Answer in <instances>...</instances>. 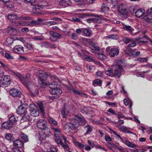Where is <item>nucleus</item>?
I'll use <instances>...</instances> for the list:
<instances>
[{
  "label": "nucleus",
  "instance_id": "1",
  "mask_svg": "<svg viewBox=\"0 0 152 152\" xmlns=\"http://www.w3.org/2000/svg\"><path fill=\"white\" fill-rule=\"evenodd\" d=\"M86 124V121L82 115H76L72 120L71 122L65 125L64 128L69 133L73 134L76 132L80 126H83Z\"/></svg>",
  "mask_w": 152,
  "mask_h": 152
},
{
  "label": "nucleus",
  "instance_id": "2",
  "mask_svg": "<svg viewBox=\"0 0 152 152\" xmlns=\"http://www.w3.org/2000/svg\"><path fill=\"white\" fill-rule=\"evenodd\" d=\"M124 71L122 66L120 65H116L113 66L111 68L109 69L105 72L108 76L111 77L116 76L119 77L121 76V72Z\"/></svg>",
  "mask_w": 152,
  "mask_h": 152
},
{
  "label": "nucleus",
  "instance_id": "3",
  "mask_svg": "<svg viewBox=\"0 0 152 152\" xmlns=\"http://www.w3.org/2000/svg\"><path fill=\"white\" fill-rule=\"evenodd\" d=\"M10 72L12 74L16 76L26 87H28L31 84L30 82L28 80V79L30 78V75L29 74H27L26 75L25 78H23L21 75L18 72H15L12 71H10Z\"/></svg>",
  "mask_w": 152,
  "mask_h": 152
},
{
  "label": "nucleus",
  "instance_id": "4",
  "mask_svg": "<svg viewBox=\"0 0 152 152\" xmlns=\"http://www.w3.org/2000/svg\"><path fill=\"white\" fill-rule=\"evenodd\" d=\"M7 18L13 25L16 26H22L23 21H17L18 20V17L15 14H11L8 15Z\"/></svg>",
  "mask_w": 152,
  "mask_h": 152
},
{
  "label": "nucleus",
  "instance_id": "5",
  "mask_svg": "<svg viewBox=\"0 0 152 152\" xmlns=\"http://www.w3.org/2000/svg\"><path fill=\"white\" fill-rule=\"evenodd\" d=\"M106 50L107 54L111 57L117 56L119 53L118 49L115 47H108L106 48Z\"/></svg>",
  "mask_w": 152,
  "mask_h": 152
},
{
  "label": "nucleus",
  "instance_id": "6",
  "mask_svg": "<svg viewBox=\"0 0 152 152\" xmlns=\"http://www.w3.org/2000/svg\"><path fill=\"white\" fill-rule=\"evenodd\" d=\"M42 21V19L41 18H38L37 20H32L31 22L23 21L22 26H34L40 24Z\"/></svg>",
  "mask_w": 152,
  "mask_h": 152
},
{
  "label": "nucleus",
  "instance_id": "7",
  "mask_svg": "<svg viewBox=\"0 0 152 152\" xmlns=\"http://www.w3.org/2000/svg\"><path fill=\"white\" fill-rule=\"evenodd\" d=\"M29 110L31 115L34 117H37L39 115L37 107L34 104H32L29 106Z\"/></svg>",
  "mask_w": 152,
  "mask_h": 152
},
{
  "label": "nucleus",
  "instance_id": "8",
  "mask_svg": "<svg viewBox=\"0 0 152 152\" xmlns=\"http://www.w3.org/2000/svg\"><path fill=\"white\" fill-rule=\"evenodd\" d=\"M84 40H86L88 42L89 44L91 46L89 47L90 50L92 52H96L100 49V48L98 46L96 45L90 39H84Z\"/></svg>",
  "mask_w": 152,
  "mask_h": 152
},
{
  "label": "nucleus",
  "instance_id": "9",
  "mask_svg": "<svg viewBox=\"0 0 152 152\" xmlns=\"http://www.w3.org/2000/svg\"><path fill=\"white\" fill-rule=\"evenodd\" d=\"M37 126L40 129L45 130L47 128V122L46 120L40 119L37 121Z\"/></svg>",
  "mask_w": 152,
  "mask_h": 152
},
{
  "label": "nucleus",
  "instance_id": "10",
  "mask_svg": "<svg viewBox=\"0 0 152 152\" xmlns=\"http://www.w3.org/2000/svg\"><path fill=\"white\" fill-rule=\"evenodd\" d=\"M72 2L71 0H61L59 2L60 6L66 7L71 5Z\"/></svg>",
  "mask_w": 152,
  "mask_h": 152
},
{
  "label": "nucleus",
  "instance_id": "11",
  "mask_svg": "<svg viewBox=\"0 0 152 152\" xmlns=\"http://www.w3.org/2000/svg\"><path fill=\"white\" fill-rule=\"evenodd\" d=\"M118 12L123 15H126L128 13V11L126 7L124 4L120 5L118 8Z\"/></svg>",
  "mask_w": 152,
  "mask_h": 152
},
{
  "label": "nucleus",
  "instance_id": "12",
  "mask_svg": "<svg viewBox=\"0 0 152 152\" xmlns=\"http://www.w3.org/2000/svg\"><path fill=\"white\" fill-rule=\"evenodd\" d=\"M10 94L13 97H20V91L17 89L12 88L9 91Z\"/></svg>",
  "mask_w": 152,
  "mask_h": 152
},
{
  "label": "nucleus",
  "instance_id": "13",
  "mask_svg": "<svg viewBox=\"0 0 152 152\" xmlns=\"http://www.w3.org/2000/svg\"><path fill=\"white\" fill-rule=\"evenodd\" d=\"M49 92L52 95L59 96L62 93V90L60 88H56L54 89H50Z\"/></svg>",
  "mask_w": 152,
  "mask_h": 152
},
{
  "label": "nucleus",
  "instance_id": "14",
  "mask_svg": "<svg viewBox=\"0 0 152 152\" xmlns=\"http://www.w3.org/2000/svg\"><path fill=\"white\" fill-rule=\"evenodd\" d=\"M15 123H13L12 122L8 121L4 122L2 125V127L7 129H9L15 126Z\"/></svg>",
  "mask_w": 152,
  "mask_h": 152
},
{
  "label": "nucleus",
  "instance_id": "15",
  "mask_svg": "<svg viewBox=\"0 0 152 152\" xmlns=\"http://www.w3.org/2000/svg\"><path fill=\"white\" fill-rule=\"evenodd\" d=\"M13 51L18 53H24L23 48L21 45L15 46L13 48Z\"/></svg>",
  "mask_w": 152,
  "mask_h": 152
},
{
  "label": "nucleus",
  "instance_id": "16",
  "mask_svg": "<svg viewBox=\"0 0 152 152\" xmlns=\"http://www.w3.org/2000/svg\"><path fill=\"white\" fill-rule=\"evenodd\" d=\"M13 145L16 147L21 148L23 147L24 144L22 141L18 139L14 140L13 142Z\"/></svg>",
  "mask_w": 152,
  "mask_h": 152
},
{
  "label": "nucleus",
  "instance_id": "17",
  "mask_svg": "<svg viewBox=\"0 0 152 152\" xmlns=\"http://www.w3.org/2000/svg\"><path fill=\"white\" fill-rule=\"evenodd\" d=\"M145 12V10L142 9H139L135 12V16L137 18H140L144 15Z\"/></svg>",
  "mask_w": 152,
  "mask_h": 152
},
{
  "label": "nucleus",
  "instance_id": "18",
  "mask_svg": "<svg viewBox=\"0 0 152 152\" xmlns=\"http://www.w3.org/2000/svg\"><path fill=\"white\" fill-rule=\"evenodd\" d=\"M26 109L25 108L23 105L19 106L17 110V113L19 114H23L26 113Z\"/></svg>",
  "mask_w": 152,
  "mask_h": 152
},
{
  "label": "nucleus",
  "instance_id": "19",
  "mask_svg": "<svg viewBox=\"0 0 152 152\" xmlns=\"http://www.w3.org/2000/svg\"><path fill=\"white\" fill-rule=\"evenodd\" d=\"M40 79V82H41V86L42 87L45 88L47 86V79L46 77H43L42 78L40 76H39Z\"/></svg>",
  "mask_w": 152,
  "mask_h": 152
},
{
  "label": "nucleus",
  "instance_id": "20",
  "mask_svg": "<svg viewBox=\"0 0 152 152\" xmlns=\"http://www.w3.org/2000/svg\"><path fill=\"white\" fill-rule=\"evenodd\" d=\"M37 135H38V138L40 140H43L46 139L47 135L45 133V132H43L42 134L38 132L37 133Z\"/></svg>",
  "mask_w": 152,
  "mask_h": 152
},
{
  "label": "nucleus",
  "instance_id": "21",
  "mask_svg": "<svg viewBox=\"0 0 152 152\" xmlns=\"http://www.w3.org/2000/svg\"><path fill=\"white\" fill-rule=\"evenodd\" d=\"M69 90L71 92H73L75 94L79 95L81 96H84L85 97H87V95L86 94L80 92L78 91L75 90L73 88H71L69 89Z\"/></svg>",
  "mask_w": 152,
  "mask_h": 152
},
{
  "label": "nucleus",
  "instance_id": "22",
  "mask_svg": "<svg viewBox=\"0 0 152 152\" xmlns=\"http://www.w3.org/2000/svg\"><path fill=\"white\" fill-rule=\"evenodd\" d=\"M2 79L4 81V83L7 86L8 85H9L10 82V77L9 75H6L4 76Z\"/></svg>",
  "mask_w": 152,
  "mask_h": 152
},
{
  "label": "nucleus",
  "instance_id": "23",
  "mask_svg": "<svg viewBox=\"0 0 152 152\" xmlns=\"http://www.w3.org/2000/svg\"><path fill=\"white\" fill-rule=\"evenodd\" d=\"M84 129L86 131L84 134L85 135L90 134L91 132L92 131V129L91 126L88 125H86Z\"/></svg>",
  "mask_w": 152,
  "mask_h": 152
},
{
  "label": "nucleus",
  "instance_id": "24",
  "mask_svg": "<svg viewBox=\"0 0 152 152\" xmlns=\"http://www.w3.org/2000/svg\"><path fill=\"white\" fill-rule=\"evenodd\" d=\"M30 116L29 115L27 112L25 113L23 118L21 119L20 121L21 122H23V121H26L28 120H30Z\"/></svg>",
  "mask_w": 152,
  "mask_h": 152
},
{
  "label": "nucleus",
  "instance_id": "25",
  "mask_svg": "<svg viewBox=\"0 0 152 152\" xmlns=\"http://www.w3.org/2000/svg\"><path fill=\"white\" fill-rule=\"evenodd\" d=\"M124 143L128 147L132 148H136L137 146L131 142L130 141L126 140Z\"/></svg>",
  "mask_w": 152,
  "mask_h": 152
},
{
  "label": "nucleus",
  "instance_id": "26",
  "mask_svg": "<svg viewBox=\"0 0 152 152\" xmlns=\"http://www.w3.org/2000/svg\"><path fill=\"white\" fill-rule=\"evenodd\" d=\"M7 32L10 34H12V32H16L17 31L16 29L15 28L8 27L6 29Z\"/></svg>",
  "mask_w": 152,
  "mask_h": 152
},
{
  "label": "nucleus",
  "instance_id": "27",
  "mask_svg": "<svg viewBox=\"0 0 152 152\" xmlns=\"http://www.w3.org/2000/svg\"><path fill=\"white\" fill-rule=\"evenodd\" d=\"M18 118L15 117L13 114H12L9 118V121L12 122L13 123H15L16 124V122L18 121Z\"/></svg>",
  "mask_w": 152,
  "mask_h": 152
},
{
  "label": "nucleus",
  "instance_id": "28",
  "mask_svg": "<svg viewBox=\"0 0 152 152\" xmlns=\"http://www.w3.org/2000/svg\"><path fill=\"white\" fill-rule=\"evenodd\" d=\"M83 33L85 36L87 37L90 36L91 34L90 30L87 28L83 29Z\"/></svg>",
  "mask_w": 152,
  "mask_h": 152
},
{
  "label": "nucleus",
  "instance_id": "29",
  "mask_svg": "<svg viewBox=\"0 0 152 152\" xmlns=\"http://www.w3.org/2000/svg\"><path fill=\"white\" fill-rule=\"evenodd\" d=\"M55 136V140L58 144V145L60 146L62 142L61 141L60 137L59 135H56Z\"/></svg>",
  "mask_w": 152,
  "mask_h": 152
},
{
  "label": "nucleus",
  "instance_id": "30",
  "mask_svg": "<svg viewBox=\"0 0 152 152\" xmlns=\"http://www.w3.org/2000/svg\"><path fill=\"white\" fill-rule=\"evenodd\" d=\"M31 20V17L23 15L20 17H18V20Z\"/></svg>",
  "mask_w": 152,
  "mask_h": 152
},
{
  "label": "nucleus",
  "instance_id": "31",
  "mask_svg": "<svg viewBox=\"0 0 152 152\" xmlns=\"http://www.w3.org/2000/svg\"><path fill=\"white\" fill-rule=\"evenodd\" d=\"M102 81L99 79H97L95 80L93 82V85L96 86H100L102 84Z\"/></svg>",
  "mask_w": 152,
  "mask_h": 152
},
{
  "label": "nucleus",
  "instance_id": "32",
  "mask_svg": "<svg viewBox=\"0 0 152 152\" xmlns=\"http://www.w3.org/2000/svg\"><path fill=\"white\" fill-rule=\"evenodd\" d=\"M123 28L125 30L129 32H131L133 30V29L129 26L124 25Z\"/></svg>",
  "mask_w": 152,
  "mask_h": 152
},
{
  "label": "nucleus",
  "instance_id": "33",
  "mask_svg": "<svg viewBox=\"0 0 152 152\" xmlns=\"http://www.w3.org/2000/svg\"><path fill=\"white\" fill-rule=\"evenodd\" d=\"M48 121L49 122L53 124L55 126H57V122L53 118H51L50 117H48Z\"/></svg>",
  "mask_w": 152,
  "mask_h": 152
},
{
  "label": "nucleus",
  "instance_id": "34",
  "mask_svg": "<svg viewBox=\"0 0 152 152\" xmlns=\"http://www.w3.org/2000/svg\"><path fill=\"white\" fill-rule=\"evenodd\" d=\"M57 84L56 83L54 82L51 83H50L49 84V87L50 88V89H54L57 88Z\"/></svg>",
  "mask_w": 152,
  "mask_h": 152
},
{
  "label": "nucleus",
  "instance_id": "35",
  "mask_svg": "<svg viewBox=\"0 0 152 152\" xmlns=\"http://www.w3.org/2000/svg\"><path fill=\"white\" fill-rule=\"evenodd\" d=\"M52 37L55 38H61V35L57 33H51Z\"/></svg>",
  "mask_w": 152,
  "mask_h": 152
},
{
  "label": "nucleus",
  "instance_id": "36",
  "mask_svg": "<svg viewBox=\"0 0 152 152\" xmlns=\"http://www.w3.org/2000/svg\"><path fill=\"white\" fill-rule=\"evenodd\" d=\"M6 139L8 140H10L13 139V135L10 133H7L5 136Z\"/></svg>",
  "mask_w": 152,
  "mask_h": 152
},
{
  "label": "nucleus",
  "instance_id": "37",
  "mask_svg": "<svg viewBox=\"0 0 152 152\" xmlns=\"http://www.w3.org/2000/svg\"><path fill=\"white\" fill-rule=\"evenodd\" d=\"M20 137L25 142H27L28 140V139L27 136L23 133H21L20 134Z\"/></svg>",
  "mask_w": 152,
  "mask_h": 152
},
{
  "label": "nucleus",
  "instance_id": "38",
  "mask_svg": "<svg viewBox=\"0 0 152 152\" xmlns=\"http://www.w3.org/2000/svg\"><path fill=\"white\" fill-rule=\"evenodd\" d=\"M38 106L42 113L43 114L45 113L44 108L42 103H39L38 104Z\"/></svg>",
  "mask_w": 152,
  "mask_h": 152
},
{
  "label": "nucleus",
  "instance_id": "39",
  "mask_svg": "<svg viewBox=\"0 0 152 152\" xmlns=\"http://www.w3.org/2000/svg\"><path fill=\"white\" fill-rule=\"evenodd\" d=\"M74 143L76 146L78 147L81 148H83L84 146L81 143L76 141H74Z\"/></svg>",
  "mask_w": 152,
  "mask_h": 152
},
{
  "label": "nucleus",
  "instance_id": "40",
  "mask_svg": "<svg viewBox=\"0 0 152 152\" xmlns=\"http://www.w3.org/2000/svg\"><path fill=\"white\" fill-rule=\"evenodd\" d=\"M120 129L121 131L124 132H127L128 130H129V128L126 127L122 126L120 127Z\"/></svg>",
  "mask_w": 152,
  "mask_h": 152
},
{
  "label": "nucleus",
  "instance_id": "41",
  "mask_svg": "<svg viewBox=\"0 0 152 152\" xmlns=\"http://www.w3.org/2000/svg\"><path fill=\"white\" fill-rule=\"evenodd\" d=\"M5 57L8 60L12 59H13V56L10 53H5Z\"/></svg>",
  "mask_w": 152,
  "mask_h": 152
},
{
  "label": "nucleus",
  "instance_id": "42",
  "mask_svg": "<svg viewBox=\"0 0 152 152\" xmlns=\"http://www.w3.org/2000/svg\"><path fill=\"white\" fill-rule=\"evenodd\" d=\"M109 8L107 7L104 4H102L101 7V9L102 11L107 12L109 10Z\"/></svg>",
  "mask_w": 152,
  "mask_h": 152
},
{
  "label": "nucleus",
  "instance_id": "43",
  "mask_svg": "<svg viewBox=\"0 0 152 152\" xmlns=\"http://www.w3.org/2000/svg\"><path fill=\"white\" fill-rule=\"evenodd\" d=\"M67 144L64 143L62 142L61 145L64 148L66 149V151L69 150L70 149Z\"/></svg>",
  "mask_w": 152,
  "mask_h": 152
},
{
  "label": "nucleus",
  "instance_id": "44",
  "mask_svg": "<svg viewBox=\"0 0 152 152\" xmlns=\"http://www.w3.org/2000/svg\"><path fill=\"white\" fill-rule=\"evenodd\" d=\"M98 57L100 59H104L106 58V56L103 53H98Z\"/></svg>",
  "mask_w": 152,
  "mask_h": 152
},
{
  "label": "nucleus",
  "instance_id": "45",
  "mask_svg": "<svg viewBox=\"0 0 152 152\" xmlns=\"http://www.w3.org/2000/svg\"><path fill=\"white\" fill-rule=\"evenodd\" d=\"M132 39L127 37H124L123 38V41L126 44L129 43L131 42Z\"/></svg>",
  "mask_w": 152,
  "mask_h": 152
},
{
  "label": "nucleus",
  "instance_id": "46",
  "mask_svg": "<svg viewBox=\"0 0 152 152\" xmlns=\"http://www.w3.org/2000/svg\"><path fill=\"white\" fill-rule=\"evenodd\" d=\"M54 130L55 136L59 135L60 133V130L58 128H55L54 129Z\"/></svg>",
  "mask_w": 152,
  "mask_h": 152
},
{
  "label": "nucleus",
  "instance_id": "47",
  "mask_svg": "<svg viewBox=\"0 0 152 152\" xmlns=\"http://www.w3.org/2000/svg\"><path fill=\"white\" fill-rule=\"evenodd\" d=\"M85 59L86 60L89 62H92L94 61L92 58L88 56H86L85 58Z\"/></svg>",
  "mask_w": 152,
  "mask_h": 152
},
{
  "label": "nucleus",
  "instance_id": "48",
  "mask_svg": "<svg viewBox=\"0 0 152 152\" xmlns=\"http://www.w3.org/2000/svg\"><path fill=\"white\" fill-rule=\"evenodd\" d=\"M131 43L129 44L128 45V47L129 48L133 47L136 45V42L132 40Z\"/></svg>",
  "mask_w": 152,
  "mask_h": 152
},
{
  "label": "nucleus",
  "instance_id": "49",
  "mask_svg": "<svg viewBox=\"0 0 152 152\" xmlns=\"http://www.w3.org/2000/svg\"><path fill=\"white\" fill-rule=\"evenodd\" d=\"M125 52L127 54L130 55L132 52V49L130 48H127L125 50Z\"/></svg>",
  "mask_w": 152,
  "mask_h": 152
},
{
  "label": "nucleus",
  "instance_id": "50",
  "mask_svg": "<svg viewBox=\"0 0 152 152\" xmlns=\"http://www.w3.org/2000/svg\"><path fill=\"white\" fill-rule=\"evenodd\" d=\"M58 150L54 147H50L49 148V151L48 152H57Z\"/></svg>",
  "mask_w": 152,
  "mask_h": 152
},
{
  "label": "nucleus",
  "instance_id": "51",
  "mask_svg": "<svg viewBox=\"0 0 152 152\" xmlns=\"http://www.w3.org/2000/svg\"><path fill=\"white\" fill-rule=\"evenodd\" d=\"M21 1L26 3H33L35 2L36 1V0H21Z\"/></svg>",
  "mask_w": 152,
  "mask_h": 152
},
{
  "label": "nucleus",
  "instance_id": "52",
  "mask_svg": "<svg viewBox=\"0 0 152 152\" xmlns=\"http://www.w3.org/2000/svg\"><path fill=\"white\" fill-rule=\"evenodd\" d=\"M13 41L14 40H13L12 39L10 38H8L7 39L6 41L8 43L9 45H11L12 44Z\"/></svg>",
  "mask_w": 152,
  "mask_h": 152
},
{
  "label": "nucleus",
  "instance_id": "53",
  "mask_svg": "<svg viewBox=\"0 0 152 152\" xmlns=\"http://www.w3.org/2000/svg\"><path fill=\"white\" fill-rule=\"evenodd\" d=\"M137 60L141 62H144L147 61V60L145 58H139L137 59Z\"/></svg>",
  "mask_w": 152,
  "mask_h": 152
},
{
  "label": "nucleus",
  "instance_id": "54",
  "mask_svg": "<svg viewBox=\"0 0 152 152\" xmlns=\"http://www.w3.org/2000/svg\"><path fill=\"white\" fill-rule=\"evenodd\" d=\"M103 72L101 71H98L96 73V75L98 77H102Z\"/></svg>",
  "mask_w": 152,
  "mask_h": 152
},
{
  "label": "nucleus",
  "instance_id": "55",
  "mask_svg": "<svg viewBox=\"0 0 152 152\" xmlns=\"http://www.w3.org/2000/svg\"><path fill=\"white\" fill-rule=\"evenodd\" d=\"M72 38L73 39L76 40L77 39L78 36L75 33H73L72 34Z\"/></svg>",
  "mask_w": 152,
  "mask_h": 152
},
{
  "label": "nucleus",
  "instance_id": "56",
  "mask_svg": "<svg viewBox=\"0 0 152 152\" xmlns=\"http://www.w3.org/2000/svg\"><path fill=\"white\" fill-rule=\"evenodd\" d=\"M0 86L2 87L7 86L4 83V81L2 79L0 80Z\"/></svg>",
  "mask_w": 152,
  "mask_h": 152
},
{
  "label": "nucleus",
  "instance_id": "57",
  "mask_svg": "<svg viewBox=\"0 0 152 152\" xmlns=\"http://www.w3.org/2000/svg\"><path fill=\"white\" fill-rule=\"evenodd\" d=\"M130 101H131V100H128L126 99H124V104L126 106L128 105Z\"/></svg>",
  "mask_w": 152,
  "mask_h": 152
},
{
  "label": "nucleus",
  "instance_id": "58",
  "mask_svg": "<svg viewBox=\"0 0 152 152\" xmlns=\"http://www.w3.org/2000/svg\"><path fill=\"white\" fill-rule=\"evenodd\" d=\"M61 137L62 138L63 140H64V143H68V142L67 141V138L66 137L64 136L63 135H61Z\"/></svg>",
  "mask_w": 152,
  "mask_h": 152
},
{
  "label": "nucleus",
  "instance_id": "59",
  "mask_svg": "<svg viewBox=\"0 0 152 152\" xmlns=\"http://www.w3.org/2000/svg\"><path fill=\"white\" fill-rule=\"evenodd\" d=\"M21 31L23 32H28L29 29L27 27H24L21 29Z\"/></svg>",
  "mask_w": 152,
  "mask_h": 152
},
{
  "label": "nucleus",
  "instance_id": "60",
  "mask_svg": "<svg viewBox=\"0 0 152 152\" xmlns=\"http://www.w3.org/2000/svg\"><path fill=\"white\" fill-rule=\"evenodd\" d=\"M32 39L34 41L39 40L42 39L39 37L37 36L33 37Z\"/></svg>",
  "mask_w": 152,
  "mask_h": 152
},
{
  "label": "nucleus",
  "instance_id": "61",
  "mask_svg": "<svg viewBox=\"0 0 152 152\" xmlns=\"http://www.w3.org/2000/svg\"><path fill=\"white\" fill-rule=\"evenodd\" d=\"M61 113L63 118H66L67 116V113H66L65 112L64 110L61 111Z\"/></svg>",
  "mask_w": 152,
  "mask_h": 152
},
{
  "label": "nucleus",
  "instance_id": "62",
  "mask_svg": "<svg viewBox=\"0 0 152 152\" xmlns=\"http://www.w3.org/2000/svg\"><path fill=\"white\" fill-rule=\"evenodd\" d=\"M105 140L107 142L110 141L111 140V139L109 136H106L105 137Z\"/></svg>",
  "mask_w": 152,
  "mask_h": 152
},
{
  "label": "nucleus",
  "instance_id": "63",
  "mask_svg": "<svg viewBox=\"0 0 152 152\" xmlns=\"http://www.w3.org/2000/svg\"><path fill=\"white\" fill-rule=\"evenodd\" d=\"M116 37V36L115 35H111L106 37L109 39H115Z\"/></svg>",
  "mask_w": 152,
  "mask_h": 152
},
{
  "label": "nucleus",
  "instance_id": "64",
  "mask_svg": "<svg viewBox=\"0 0 152 152\" xmlns=\"http://www.w3.org/2000/svg\"><path fill=\"white\" fill-rule=\"evenodd\" d=\"M107 111L115 115L116 114V113L111 108H110Z\"/></svg>",
  "mask_w": 152,
  "mask_h": 152
}]
</instances>
